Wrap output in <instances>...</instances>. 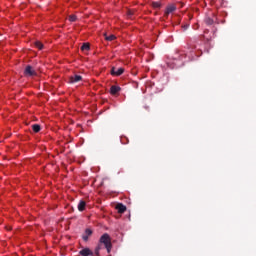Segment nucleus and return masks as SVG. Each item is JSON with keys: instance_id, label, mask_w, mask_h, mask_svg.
<instances>
[{"instance_id": "nucleus-13", "label": "nucleus", "mask_w": 256, "mask_h": 256, "mask_svg": "<svg viewBox=\"0 0 256 256\" xmlns=\"http://www.w3.org/2000/svg\"><path fill=\"white\" fill-rule=\"evenodd\" d=\"M91 49V47L89 46L88 43H84L82 46H81V51H89Z\"/></svg>"}, {"instance_id": "nucleus-18", "label": "nucleus", "mask_w": 256, "mask_h": 256, "mask_svg": "<svg viewBox=\"0 0 256 256\" xmlns=\"http://www.w3.org/2000/svg\"><path fill=\"white\" fill-rule=\"evenodd\" d=\"M106 41H115L116 37L115 35H110L105 37Z\"/></svg>"}, {"instance_id": "nucleus-2", "label": "nucleus", "mask_w": 256, "mask_h": 256, "mask_svg": "<svg viewBox=\"0 0 256 256\" xmlns=\"http://www.w3.org/2000/svg\"><path fill=\"white\" fill-rule=\"evenodd\" d=\"M25 77H35L37 75V71L32 68L31 65H27L24 70Z\"/></svg>"}, {"instance_id": "nucleus-4", "label": "nucleus", "mask_w": 256, "mask_h": 256, "mask_svg": "<svg viewBox=\"0 0 256 256\" xmlns=\"http://www.w3.org/2000/svg\"><path fill=\"white\" fill-rule=\"evenodd\" d=\"M174 11H177V6H175L174 4L168 5L166 7L164 17H169V15H171V13H174Z\"/></svg>"}, {"instance_id": "nucleus-10", "label": "nucleus", "mask_w": 256, "mask_h": 256, "mask_svg": "<svg viewBox=\"0 0 256 256\" xmlns=\"http://www.w3.org/2000/svg\"><path fill=\"white\" fill-rule=\"evenodd\" d=\"M85 207H87V202L80 200L78 203V211H85Z\"/></svg>"}, {"instance_id": "nucleus-16", "label": "nucleus", "mask_w": 256, "mask_h": 256, "mask_svg": "<svg viewBox=\"0 0 256 256\" xmlns=\"http://www.w3.org/2000/svg\"><path fill=\"white\" fill-rule=\"evenodd\" d=\"M205 23H206V25H213L214 21H213L212 18L207 17V18L205 19Z\"/></svg>"}, {"instance_id": "nucleus-14", "label": "nucleus", "mask_w": 256, "mask_h": 256, "mask_svg": "<svg viewBox=\"0 0 256 256\" xmlns=\"http://www.w3.org/2000/svg\"><path fill=\"white\" fill-rule=\"evenodd\" d=\"M99 251H101V244H99L95 250H94V253H93V256H99Z\"/></svg>"}, {"instance_id": "nucleus-7", "label": "nucleus", "mask_w": 256, "mask_h": 256, "mask_svg": "<svg viewBox=\"0 0 256 256\" xmlns=\"http://www.w3.org/2000/svg\"><path fill=\"white\" fill-rule=\"evenodd\" d=\"M83 77L81 75H74L71 76L69 79V83H79V81H82Z\"/></svg>"}, {"instance_id": "nucleus-3", "label": "nucleus", "mask_w": 256, "mask_h": 256, "mask_svg": "<svg viewBox=\"0 0 256 256\" xmlns=\"http://www.w3.org/2000/svg\"><path fill=\"white\" fill-rule=\"evenodd\" d=\"M110 73L114 77H119V76L123 75V73H125V68H122V67L121 68L112 67Z\"/></svg>"}, {"instance_id": "nucleus-20", "label": "nucleus", "mask_w": 256, "mask_h": 256, "mask_svg": "<svg viewBox=\"0 0 256 256\" xmlns=\"http://www.w3.org/2000/svg\"><path fill=\"white\" fill-rule=\"evenodd\" d=\"M127 15H128V17H133V11L128 10V11H127Z\"/></svg>"}, {"instance_id": "nucleus-21", "label": "nucleus", "mask_w": 256, "mask_h": 256, "mask_svg": "<svg viewBox=\"0 0 256 256\" xmlns=\"http://www.w3.org/2000/svg\"><path fill=\"white\" fill-rule=\"evenodd\" d=\"M183 29H184L185 31H187V29H189V24L184 25V26H183Z\"/></svg>"}, {"instance_id": "nucleus-1", "label": "nucleus", "mask_w": 256, "mask_h": 256, "mask_svg": "<svg viewBox=\"0 0 256 256\" xmlns=\"http://www.w3.org/2000/svg\"><path fill=\"white\" fill-rule=\"evenodd\" d=\"M100 243L105 245V248L107 249V253H111V247L113 245L111 244V236L109 234L105 233L100 237Z\"/></svg>"}, {"instance_id": "nucleus-17", "label": "nucleus", "mask_w": 256, "mask_h": 256, "mask_svg": "<svg viewBox=\"0 0 256 256\" xmlns=\"http://www.w3.org/2000/svg\"><path fill=\"white\" fill-rule=\"evenodd\" d=\"M69 21H70L71 23H75V21H77V16H76V15H70V16H69Z\"/></svg>"}, {"instance_id": "nucleus-8", "label": "nucleus", "mask_w": 256, "mask_h": 256, "mask_svg": "<svg viewBox=\"0 0 256 256\" xmlns=\"http://www.w3.org/2000/svg\"><path fill=\"white\" fill-rule=\"evenodd\" d=\"M115 209L118 211V213L123 214L125 211H127V206L123 205L122 203H119L116 205Z\"/></svg>"}, {"instance_id": "nucleus-5", "label": "nucleus", "mask_w": 256, "mask_h": 256, "mask_svg": "<svg viewBox=\"0 0 256 256\" xmlns=\"http://www.w3.org/2000/svg\"><path fill=\"white\" fill-rule=\"evenodd\" d=\"M91 235H93V230H91V228H87L82 236L83 241H89V237H91Z\"/></svg>"}, {"instance_id": "nucleus-11", "label": "nucleus", "mask_w": 256, "mask_h": 256, "mask_svg": "<svg viewBox=\"0 0 256 256\" xmlns=\"http://www.w3.org/2000/svg\"><path fill=\"white\" fill-rule=\"evenodd\" d=\"M32 130L34 131V133H39V131H41V125L39 124L32 125Z\"/></svg>"}, {"instance_id": "nucleus-12", "label": "nucleus", "mask_w": 256, "mask_h": 256, "mask_svg": "<svg viewBox=\"0 0 256 256\" xmlns=\"http://www.w3.org/2000/svg\"><path fill=\"white\" fill-rule=\"evenodd\" d=\"M34 45L37 49H39V51L43 49V43H41L40 41L34 42Z\"/></svg>"}, {"instance_id": "nucleus-9", "label": "nucleus", "mask_w": 256, "mask_h": 256, "mask_svg": "<svg viewBox=\"0 0 256 256\" xmlns=\"http://www.w3.org/2000/svg\"><path fill=\"white\" fill-rule=\"evenodd\" d=\"M121 91V87L112 85L110 88L111 95H117Z\"/></svg>"}, {"instance_id": "nucleus-15", "label": "nucleus", "mask_w": 256, "mask_h": 256, "mask_svg": "<svg viewBox=\"0 0 256 256\" xmlns=\"http://www.w3.org/2000/svg\"><path fill=\"white\" fill-rule=\"evenodd\" d=\"M152 7L154 9H160L161 8V3L160 2H152Z\"/></svg>"}, {"instance_id": "nucleus-6", "label": "nucleus", "mask_w": 256, "mask_h": 256, "mask_svg": "<svg viewBox=\"0 0 256 256\" xmlns=\"http://www.w3.org/2000/svg\"><path fill=\"white\" fill-rule=\"evenodd\" d=\"M79 255L81 256H93V251H91V249L89 248H84L82 250L79 251Z\"/></svg>"}, {"instance_id": "nucleus-19", "label": "nucleus", "mask_w": 256, "mask_h": 256, "mask_svg": "<svg viewBox=\"0 0 256 256\" xmlns=\"http://www.w3.org/2000/svg\"><path fill=\"white\" fill-rule=\"evenodd\" d=\"M120 141L123 145H127V143H129V141L127 140V137H121Z\"/></svg>"}]
</instances>
